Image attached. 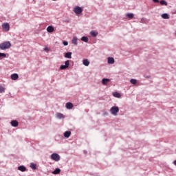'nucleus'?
I'll return each mask as SVG.
<instances>
[{"label": "nucleus", "instance_id": "f257e3e1", "mask_svg": "<svg viewBox=\"0 0 176 176\" xmlns=\"http://www.w3.org/2000/svg\"><path fill=\"white\" fill-rule=\"evenodd\" d=\"M12 47V43L10 41H5L0 44V49L1 50H6V49H10Z\"/></svg>", "mask_w": 176, "mask_h": 176}, {"label": "nucleus", "instance_id": "f03ea898", "mask_svg": "<svg viewBox=\"0 0 176 176\" xmlns=\"http://www.w3.org/2000/svg\"><path fill=\"white\" fill-rule=\"evenodd\" d=\"M111 113L112 115H114V116H116L118 113H119V107H113L110 109Z\"/></svg>", "mask_w": 176, "mask_h": 176}, {"label": "nucleus", "instance_id": "7ed1b4c3", "mask_svg": "<svg viewBox=\"0 0 176 176\" xmlns=\"http://www.w3.org/2000/svg\"><path fill=\"white\" fill-rule=\"evenodd\" d=\"M74 12L76 13V14H80V13L83 12V9L79 6H76L74 8Z\"/></svg>", "mask_w": 176, "mask_h": 176}, {"label": "nucleus", "instance_id": "20e7f679", "mask_svg": "<svg viewBox=\"0 0 176 176\" xmlns=\"http://www.w3.org/2000/svg\"><path fill=\"white\" fill-rule=\"evenodd\" d=\"M51 159L55 162H58L60 160V156L57 153H53L51 155Z\"/></svg>", "mask_w": 176, "mask_h": 176}, {"label": "nucleus", "instance_id": "39448f33", "mask_svg": "<svg viewBox=\"0 0 176 176\" xmlns=\"http://www.w3.org/2000/svg\"><path fill=\"white\" fill-rule=\"evenodd\" d=\"M2 28L3 31H5L6 32H8V31L10 30V25H9V23H3L2 25Z\"/></svg>", "mask_w": 176, "mask_h": 176}, {"label": "nucleus", "instance_id": "423d86ee", "mask_svg": "<svg viewBox=\"0 0 176 176\" xmlns=\"http://www.w3.org/2000/svg\"><path fill=\"white\" fill-rule=\"evenodd\" d=\"M69 67V60H66L65 65H61L60 69H67Z\"/></svg>", "mask_w": 176, "mask_h": 176}, {"label": "nucleus", "instance_id": "0eeeda50", "mask_svg": "<svg viewBox=\"0 0 176 176\" xmlns=\"http://www.w3.org/2000/svg\"><path fill=\"white\" fill-rule=\"evenodd\" d=\"M65 107H66L67 109H72V108H74V104L69 102L66 103Z\"/></svg>", "mask_w": 176, "mask_h": 176}, {"label": "nucleus", "instance_id": "6e6552de", "mask_svg": "<svg viewBox=\"0 0 176 176\" xmlns=\"http://www.w3.org/2000/svg\"><path fill=\"white\" fill-rule=\"evenodd\" d=\"M11 79L12 80H17L19 79V74H13L11 75Z\"/></svg>", "mask_w": 176, "mask_h": 176}, {"label": "nucleus", "instance_id": "1a4fd4ad", "mask_svg": "<svg viewBox=\"0 0 176 176\" xmlns=\"http://www.w3.org/2000/svg\"><path fill=\"white\" fill-rule=\"evenodd\" d=\"M109 82H111V80L109 78H103L102 80V85H108Z\"/></svg>", "mask_w": 176, "mask_h": 176}, {"label": "nucleus", "instance_id": "9d476101", "mask_svg": "<svg viewBox=\"0 0 176 176\" xmlns=\"http://www.w3.org/2000/svg\"><path fill=\"white\" fill-rule=\"evenodd\" d=\"M11 126H12V127H17L19 126V122H17V120H12L11 122Z\"/></svg>", "mask_w": 176, "mask_h": 176}, {"label": "nucleus", "instance_id": "9b49d317", "mask_svg": "<svg viewBox=\"0 0 176 176\" xmlns=\"http://www.w3.org/2000/svg\"><path fill=\"white\" fill-rule=\"evenodd\" d=\"M82 64L85 65V67H89V65H90V61H89L88 59H84L82 60Z\"/></svg>", "mask_w": 176, "mask_h": 176}, {"label": "nucleus", "instance_id": "f8f14e48", "mask_svg": "<svg viewBox=\"0 0 176 176\" xmlns=\"http://www.w3.org/2000/svg\"><path fill=\"white\" fill-rule=\"evenodd\" d=\"M114 63H115V59L113 57H109L108 64H114Z\"/></svg>", "mask_w": 176, "mask_h": 176}, {"label": "nucleus", "instance_id": "ddd939ff", "mask_svg": "<svg viewBox=\"0 0 176 176\" xmlns=\"http://www.w3.org/2000/svg\"><path fill=\"white\" fill-rule=\"evenodd\" d=\"M47 32H53L54 31V28L53 26L50 25L47 28Z\"/></svg>", "mask_w": 176, "mask_h": 176}, {"label": "nucleus", "instance_id": "4468645a", "mask_svg": "<svg viewBox=\"0 0 176 176\" xmlns=\"http://www.w3.org/2000/svg\"><path fill=\"white\" fill-rule=\"evenodd\" d=\"M72 43H73V45H75V46H76L78 45V38L74 37L73 39L72 40Z\"/></svg>", "mask_w": 176, "mask_h": 176}, {"label": "nucleus", "instance_id": "2eb2a0df", "mask_svg": "<svg viewBox=\"0 0 176 176\" xmlns=\"http://www.w3.org/2000/svg\"><path fill=\"white\" fill-rule=\"evenodd\" d=\"M71 136V131H65L64 133V137H65V138H69V137Z\"/></svg>", "mask_w": 176, "mask_h": 176}, {"label": "nucleus", "instance_id": "dca6fc26", "mask_svg": "<svg viewBox=\"0 0 176 176\" xmlns=\"http://www.w3.org/2000/svg\"><path fill=\"white\" fill-rule=\"evenodd\" d=\"M66 58H72V52H67L65 54Z\"/></svg>", "mask_w": 176, "mask_h": 176}, {"label": "nucleus", "instance_id": "f3484780", "mask_svg": "<svg viewBox=\"0 0 176 176\" xmlns=\"http://www.w3.org/2000/svg\"><path fill=\"white\" fill-rule=\"evenodd\" d=\"M56 116H57L58 119H64V118H65L64 114H63L61 113H58L56 114Z\"/></svg>", "mask_w": 176, "mask_h": 176}, {"label": "nucleus", "instance_id": "a211bd4d", "mask_svg": "<svg viewBox=\"0 0 176 176\" xmlns=\"http://www.w3.org/2000/svg\"><path fill=\"white\" fill-rule=\"evenodd\" d=\"M18 170H19V171L24 172L25 170H27V168L24 166H20L18 167Z\"/></svg>", "mask_w": 176, "mask_h": 176}, {"label": "nucleus", "instance_id": "6ab92c4d", "mask_svg": "<svg viewBox=\"0 0 176 176\" xmlns=\"http://www.w3.org/2000/svg\"><path fill=\"white\" fill-rule=\"evenodd\" d=\"M113 97H116V98H120L121 95L119 94V92H114L113 93Z\"/></svg>", "mask_w": 176, "mask_h": 176}, {"label": "nucleus", "instance_id": "aec40b11", "mask_svg": "<svg viewBox=\"0 0 176 176\" xmlns=\"http://www.w3.org/2000/svg\"><path fill=\"white\" fill-rule=\"evenodd\" d=\"M61 173V170L60 168H56L54 172H52V174H60Z\"/></svg>", "mask_w": 176, "mask_h": 176}, {"label": "nucleus", "instance_id": "412c9836", "mask_svg": "<svg viewBox=\"0 0 176 176\" xmlns=\"http://www.w3.org/2000/svg\"><path fill=\"white\" fill-rule=\"evenodd\" d=\"M162 19H170V17L168 16V14H162Z\"/></svg>", "mask_w": 176, "mask_h": 176}, {"label": "nucleus", "instance_id": "4be33fe9", "mask_svg": "<svg viewBox=\"0 0 176 176\" xmlns=\"http://www.w3.org/2000/svg\"><path fill=\"white\" fill-rule=\"evenodd\" d=\"M126 17H129V19H133L134 17V14L128 13V14H126Z\"/></svg>", "mask_w": 176, "mask_h": 176}, {"label": "nucleus", "instance_id": "5701e85b", "mask_svg": "<svg viewBox=\"0 0 176 176\" xmlns=\"http://www.w3.org/2000/svg\"><path fill=\"white\" fill-rule=\"evenodd\" d=\"M81 41H82L83 42H89V38H87L86 36H82L81 38Z\"/></svg>", "mask_w": 176, "mask_h": 176}, {"label": "nucleus", "instance_id": "b1692460", "mask_svg": "<svg viewBox=\"0 0 176 176\" xmlns=\"http://www.w3.org/2000/svg\"><path fill=\"white\" fill-rule=\"evenodd\" d=\"M30 167L32 170H36V165L35 164H31Z\"/></svg>", "mask_w": 176, "mask_h": 176}, {"label": "nucleus", "instance_id": "393cba45", "mask_svg": "<svg viewBox=\"0 0 176 176\" xmlns=\"http://www.w3.org/2000/svg\"><path fill=\"white\" fill-rule=\"evenodd\" d=\"M131 83H132V85H136L137 84V80L131 79Z\"/></svg>", "mask_w": 176, "mask_h": 176}, {"label": "nucleus", "instance_id": "a878e982", "mask_svg": "<svg viewBox=\"0 0 176 176\" xmlns=\"http://www.w3.org/2000/svg\"><path fill=\"white\" fill-rule=\"evenodd\" d=\"M91 35L92 36H96L98 35L97 32H94V31H91Z\"/></svg>", "mask_w": 176, "mask_h": 176}, {"label": "nucleus", "instance_id": "bb28decb", "mask_svg": "<svg viewBox=\"0 0 176 176\" xmlns=\"http://www.w3.org/2000/svg\"><path fill=\"white\" fill-rule=\"evenodd\" d=\"M160 3H161V5H165L166 6H167V2H166V1H164V0H162L160 1Z\"/></svg>", "mask_w": 176, "mask_h": 176}, {"label": "nucleus", "instance_id": "cd10ccee", "mask_svg": "<svg viewBox=\"0 0 176 176\" xmlns=\"http://www.w3.org/2000/svg\"><path fill=\"white\" fill-rule=\"evenodd\" d=\"M5 91V87L0 85V93H3Z\"/></svg>", "mask_w": 176, "mask_h": 176}, {"label": "nucleus", "instance_id": "c85d7f7f", "mask_svg": "<svg viewBox=\"0 0 176 176\" xmlns=\"http://www.w3.org/2000/svg\"><path fill=\"white\" fill-rule=\"evenodd\" d=\"M0 57H6V54L1 53L0 52Z\"/></svg>", "mask_w": 176, "mask_h": 176}, {"label": "nucleus", "instance_id": "c756f323", "mask_svg": "<svg viewBox=\"0 0 176 176\" xmlns=\"http://www.w3.org/2000/svg\"><path fill=\"white\" fill-rule=\"evenodd\" d=\"M63 44L64 45V46H68V43L65 41H63Z\"/></svg>", "mask_w": 176, "mask_h": 176}, {"label": "nucleus", "instance_id": "7c9ffc66", "mask_svg": "<svg viewBox=\"0 0 176 176\" xmlns=\"http://www.w3.org/2000/svg\"><path fill=\"white\" fill-rule=\"evenodd\" d=\"M153 2H155V3H157L159 2V0H153Z\"/></svg>", "mask_w": 176, "mask_h": 176}, {"label": "nucleus", "instance_id": "2f4dec72", "mask_svg": "<svg viewBox=\"0 0 176 176\" xmlns=\"http://www.w3.org/2000/svg\"><path fill=\"white\" fill-rule=\"evenodd\" d=\"M44 50L46 52V51H49V48H47V47H45V49H44Z\"/></svg>", "mask_w": 176, "mask_h": 176}, {"label": "nucleus", "instance_id": "473e14b6", "mask_svg": "<svg viewBox=\"0 0 176 176\" xmlns=\"http://www.w3.org/2000/svg\"><path fill=\"white\" fill-rule=\"evenodd\" d=\"M52 1H56V0H52Z\"/></svg>", "mask_w": 176, "mask_h": 176}]
</instances>
